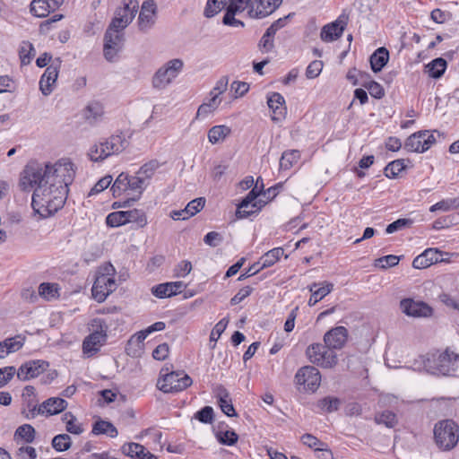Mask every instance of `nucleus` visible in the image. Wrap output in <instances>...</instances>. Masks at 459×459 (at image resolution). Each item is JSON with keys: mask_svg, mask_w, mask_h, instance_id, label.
I'll return each instance as SVG.
<instances>
[{"mask_svg": "<svg viewBox=\"0 0 459 459\" xmlns=\"http://www.w3.org/2000/svg\"><path fill=\"white\" fill-rule=\"evenodd\" d=\"M52 447L57 452L68 450L72 446L71 437L67 434H59L53 437Z\"/></svg>", "mask_w": 459, "mask_h": 459, "instance_id": "3c124183", "label": "nucleus"}, {"mask_svg": "<svg viewBox=\"0 0 459 459\" xmlns=\"http://www.w3.org/2000/svg\"><path fill=\"white\" fill-rule=\"evenodd\" d=\"M301 441L305 446L313 448L315 451L326 453L328 457H324V459H333V452L329 449L328 446L313 435L304 434L301 437Z\"/></svg>", "mask_w": 459, "mask_h": 459, "instance_id": "2f4dec72", "label": "nucleus"}, {"mask_svg": "<svg viewBox=\"0 0 459 459\" xmlns=\"http://www.w3.org/2000/svg\"><path fill=\"white\" fill-rule=\"evenodd\" d=\"M427 68L430 77L439 78L446 71V62L445 59L438 57L430 62Z\"/></svg>", "mask_w": 459, "mask_h": 459, "instance_id": "49530a36", "label": "nucleus"}, {"mask_svg": "<svg viewBox=\"0 0 459 459\" xmlns=\"http://www.w3.org/2000/svg\"><path fill=\"white\" fill-rule=\"evenodd\" d=\"M284 251L281 247H275L268 252H266L261 258L257 261L259 266L255 269V272H260L261 270L273 266L283 255Z\"/></svg>", "mask_w": 459, "mask_h": 459, "instance_id": "473e14b6", "label": "nucleus"}, {"mask_svg": "<svg viewBox=\"0 0 459 459\" xmlns=\"http://www.w3.org/2000/svg\"><path fill=\"white\" fill-rule=\"evenodd\" d=\"M437 131H419L410 135L405 143L404 149L408 152L422 153L428 151L436 142L434 134Z\"/></svg>", "mask_w": 459, "mask_h": 459, "instance_id": "ddd939ff", "label": "nucleus"}, {"mask_svg": "<svg viewBox=\"0 0 459 459\" xmlns=\"http://www.w3.org/2000/svg\"><path fill=\"white\" fill-rule=\"evenodd\" d=\"M129 145V141L122 132H116L108 137L100 138L88 150L87 156L93 162H101L108 158L118 155Z\"/></svg>", "mask_w": 459, "mask_h": 459, "instance_id": "f03ea898", "label": "nucleus"}, {"mask_svg": "<svg viewBox=\"0 0 459 459\" xmlns=\"http://www.w3.org/2000/svg\"><path fill=\"white\" fill-rule=\"evenodd\" d=\"M348 16L340 15L334 22L325 25L320 32V39L324 42H333L340 39L347 25Z\"/></svg>", "mask_w": 459, "mask_h": 459, "instance_id": "f3484780", "label": "nucleus"}, {"mask_svg": "<svg viewBox=\"0 0 459 459\" xmlns=\"http://www.w3.org/2000/svg\"><path fill=\"white\" fill-rule=\"evenodd\" d=\"M138 7L136 0H125L123 5L116 10L115 17L110 24L124 30L134 18Z\"/></svg>", "mask_w": 459, "mask_h": 459, "instance_id": "2eb2a0df", "label": "nucleus"}, {"mask_svg": "<svg viewBox=\"0 0 459 459\" xmlns=\"http://www.w3.org/2000/svg\"><path fill=\"white\" fill-rule=\"evenodd\" d=\"M3 342L8 354L19 351L23 346V341L20 336L8 338Z\"/></svg>", "mask_w": 459, "mask_h": 459, "instance_id": "13d9d810", "label": "nucleus"}, {"mask_svg": "<svg viewBox=\"0 0 459 459\" xmlns=\"http://www.w3.org/2000/svg\"><path fill=\"white\" fill-rule=\"evenodd\" d=\"M295 382L299 385H304V389L316 392L321 384V374L313 366L300 368L295 375Z\"/></svg>", "mask_w": 459, "mask_h": 459, "instance_id": "4468645a", "label": "nucleus"}, {"mask_svg": "<svg viewBox=\"0 0 459 459\" xmlns=\"http://www.w3.org/2000/svg\"><path fill=\"white\" fill-rule=\"evenodd\" d=\"M192 270V264L189 261H181L174 269V274L176 277L181 278L186 277L190 273Z\"/></svg>", "mask_w": 459, "mask_h": 459, "instance_id": "338daca9", "label": "nucleus"}, {"mask_svg": "<svg viewBox=\"0 0 459 459\" xmlns=\"http://www.w3.org/2000/svg\"><path fill=\"white\" fill-rule=\"evenodd\" d=\"M108 326L107 322L102 318H94L90 324L91 333H99L107 334Z\"/></svg>", "mask_w": 459, "mask_h": 459, "instance_id": "e2e57ef3", "label": "nucleus"}, {"mask_svg": "<svg viewBox=\"0 0 459 459\" xmlns=\"http://www.w3.org/2000/svg\"><path fill=\"white\" fill-rule=\"evenodd\" d=\"M249 1L250 0H232L227 7L226 13L223 17V23L232 27H243L244 23L241 21L237 20L235 15L246 10Z\"/></svg>", "mask_w": 459, "mask_h": 459, "instance_id": "5701e85b", "label": "nucleus"}, {"mask_svg": "<svg viewBox=\"0 0 459 459\" xmlns=\"http://www.w3.org/2000/svg\"><path fill=\"white\" fill-rule=\"evenodd\" d=\"M64 0H33L30 3V13L39 18L47 17L56 10Z\"/></svg>", "mask_w": 459, "mask_h": 459, "instance_id": "b1692460", "label": "nucleus"}, {"mask_svg": "<svg viewBox=\"0 0 459 459\" xmlns=\"http://www.w3.org/2000/svg\"><path fill=\"white\" fill-rule=\"evenodd\" d=\"M348 78L350 80H353L351 82L353 84H360V86H380L375 81L368 80V75L367 74L361 73L357 70L350 71L348 74Z\"/></svg>", "mask_w": 459, "mask_h": 459, "instance_id": "8fccbe9b", "label": "nucleus"}, {"mask_svg": "<svg viewBox=\"0 0 459 459\" xmlns=\"http://www.w3.org/2000/svg\"><path fill=\"white\" fill-rule=\"evenodd\" d=\"M156 12V4L153 0H146L143 3L138 17L141 30L149 29L153 23V16Z\"/></svg>", "mask_w": 459, "mask_h": 459, "instance_id": "cd10ccee", "label": "nucleus"}, {"mask_svg": "<svg viewBox=\"0 0 459 459\" xmlns=\"http://www.w3.org/2000/svg\"><path fill=\"white\" fill-rule=\"evenodd\" d=\"M340 400L334 397H326L319 401V408L326 412H333L338 410Z\"/></svg>", "mask_w": 459, "mask_h": 459, "instance_id": "5fc2aeb1", "label": "nucleus"}, {"mask_svg": "<svg viewBox=\"0 0 459 459\" xmlns=\"http://www.w3.org/2000/svg\"><path fill=\"white\" fill-rule=\"evenodd\" d=\"M106 223L109 227H119L126 224V211L113 212L106 218Z\"/></svg>", "mask_w": 459, "mask_h": 459, "instance_id": "603ef678", "label": "nucleus"}, {"mask_svg": "<svg viewBox=\"0 0 459 459\" xmlns=\"http://www.w3.org/2000/svg\"><path fill=\"white\" fill-rule=\"evenodd\" d=\"M308 289L311 292V296L308 300V306L313 307L332 291L333 284L328 282H315L311 284Z\"/></svg>", "mask_w": 459, "mask_h": 459, "instance_id": "7c9ffc66", "label": "nucleus"}, {"mask_svg": "<svg viewBox=\"0 0 459 459\" xmlns=\"http://www.w3.org/2000/svg\"><path fill=\"white\" fill-rule=\"evenodd\" d=\"M231 134V128L226 125L214 126L208 131V141L212 144H217L225 141Z\"/></svg>", "mask_w": 459, "mask_h": 459, "instance_id": "72a5a7b5", "label": "nucleus"}, {"mask_svg": "<svg viewBox=\"0 0 459 459\" xmlns=\"http://www.w3.org/2000/svg\"><path fill=\"white\" fill-rule=\"evenodd\" d=\"M412 221L410 219H398L397 221L390 223L386 229L385 232L387 234L394 233L398 230H401L403 229H405L406 227L411 225Z\"/></svg>", "mask_w": 459, "mask_h": 459, "instance_id": "4d7b16f0", "label": "nucleus"}, {"mask_svg": "<svg viewBox=\"0 0 459 459\" xmlns=\"http://www.w3.org/2000/svg\"><path fill=\"white\" fill-rule=\"evenodd\" d=\"M348 331L343 326H336L327 331L324 335V342L332 350L342 349L347 342Z\"/></svg>", "mask_w": 459, "mask_h": 459, "instance_id": "412c9836", "label": "nucleus"}, {"mask_svg": "<svg viewBox=\"0 0 459 459\" xmlns=\"http://www.w3.org/2000/svg\"><path fill=\"white\" fill-rule=\"evenodd\" d=\"M56 283L43 282L39 286V294L46 300H52L59 296Z\"/></svg>", "mask_w": 459, "mask_h": 459, "instance_id": "79ce46f5", "label": "nucleus"}, {"mask_svg": "<svg viewBox=\"0 0 459 459\" xmlns=\"http://www.w3.org/2000/svg\"><path fill=\"white\" fill-rule=\"evenodd\" d=\"M229 88H213L210 92V99L204 102L197 110L196 118L205 117L214 111L220 105L225 106L230 104L238 95H233L232 92L227 91Z\"/></svg>", "mask_w": 459, "mask_h": 459, "instance_id": "6e6552de", "label": "nucleus"}, {"mask_svg": "<svg viewBox=\"0 0 459 459\" xmlns=\"http://www.w3.org/2000/svg\"><path fill=\"white\" fill-rule=\"evenodd\" d=\"M186 287L183 281H171L153 286L152 293L157 298L163 299L177 295Z\"/></svg>", "mask_w": 459, "mask_h": 459, "instance_id": "a878e982", "label": "nucleus"}, {"mask_svg": "<svg viewBox=\"0 0 459 459\" xmlns=\"http://www.w3.org/2000/svg\"><path fill=\"white\" fill-rule=\"evenodd\" d=\"M459 354L446 349L442 352L432 354L425 361V369L434 375L448 376L458 368Z\"/></svg>", "mask_w": 459, "mask_h": 459, "instance_id": "39448f33", "label": "nucleus"}, {"mask_svg": "<svg viewBox=\"0 0 459 459\" xmlns=\"http://www.w3.org/2000/svg\"><path fill=\"white\" fill-rule=\"evenodd\" d=\"M94 435L106 434L110 437H116L118 435L116 427L109 421L100 420L96 421L92 428Z\"/></svg>", "mask_w": 459, "mask_h": 459, "instance_id": "e433bc0d", "label": "nucleus"}, {"mask_svg": "<svg viewBox=\"0 0 459 459\" xmlns=\"http://www.w3.org/2000/svg\"><path fill=\"white\" fill-rule=\"evenodd\" d=\"M191 385V377L183 372L166 373L157 383L158 388L163 393L180 392Z\"/></svg>", "mask_w": 459, "mask_h": 459, "instance_id": "9d476101", "label": "nucleus"}, {"mask_svg": "<svg viewBox=\"0 0 459 459\" xmlns=\"http://www.w3.org/2000/svg\"><path fill=\"white\" fill-rule=\"evenodd\" d=\"M74 174V164L67 159L55 163L31 161L21 173L20 186L34 190L31 206L41 218H48L63 207Z\"/></svg>", "mask_w": 459, "mask_h": 459, "instance_id": "f257e3e1", "label": "nucleus"}, {"mask_svg": "<svg viewBox=\"0 0 459 459\" xmlns=\"http://www.w3.org/2000/svg\"><path fill=\"white\" fill-rule=\"evenodd\" d=\"M388 59V50L384 47L377 48L369 58L372 70L379 72L386 65Z\"/></svg>", "mask_w": 459, "mask_h": 459, "instance_id": "f704fd0d", "label": "nucleus"}, {"mask_svg": "<svg viewBox=\"0 0 459 459\" xmlns=\"http://www.w3.org/2000/svg\"><path fill=\"white\" fill-rule=\"evenodd\" d=\"M35 429L30 424H23L20 426L14 433L15 440H22L25 443H31L35 438Z\"/></svg>", "mask_w": 459, "mask_h": 459, "instance_id": "ea45409f", "label": "nucleus"}, {"mask_svg": "<svg viewBox=\"0 0 459 459\" xmlns=\"http://www.w3.org/2000/svg\"><path fill=\"white\" fill-rule=\"evenodd\" d=\"M267 104L272 110V120L281 121L286 115V106L284 98L277 92H273L267 97Z\"/></svg>", "mask_w": 459, "mask_h": 459, "instance_id": "bb28decb", "label": "nucleus"}, {"mask_svg": "<svg viewBox=\"0 0 459 459\" xmlns=\"http://www.w3.org/2000/svg\"><path fill=\"white\" fill-rule=\"evenodd\" d=\"M57 78V70L56 67L48 66L39 81V86H51Z\"/></svg>", "mask_w": 459, "mask_h": 459, "instance_id": "6e6d98bb", "label": "nucleus"}, {"mask_svg": "<svg viewBox=\"0 0 459 459\" xmlns=\"http://www.w3.org/2000/svg\"><path fill=\"white\" fill-rule=\"evenodd\" d=\"M65 423V429L67 432L74 435H80L83 432V428L77 422V419L71 412H65L62 418Z\"/></svg>", "mask_w": 459, "mask_h": 459, "instance_id": "c03bdc74", "label": "nucleus"}, {"mask_svg": "<svg viewBox=\"0 0 459 459\" xmlns=\"http://www.w3.org/2000/svg\"><path fill=\"white\" fill-rule=\"evenodd\" d=\"M123 45V30L109 24L104 35L103 54L105 58L109 62H113L121 51Z\"/></svg>", "mask_w": 459, "mask_h": 459, "instance_id": "1a4fd4ad", "label": "nucleus"}, {"mask_svg": "<svg viewBox=\"0 0 459 459\" xmlns=\"http://www.w3.org/2000/svg\"><path fill=\"white\" fill-rule=\"evenodd\" d=\"M112 180L113 178L111 176H105L104 178H100L91 189L89 195H93L102 192L110 186Z\"/></svg>", "mask_w": 459, "mask_h": 459, "instance_id": "680f3d73", "label": "nucleus"}, {"mask_svg": "<svg viewBox=\"0 0 459 459\" xmlns=\"http://www.w3.org/2000/svg\"><path fill=\"white\" fill-rule=\"evenodd\" d=\"M402 311L410 316L427 317L431 316L432 309L424 302L414 301L411 299H403L400 303Z\"/></svg>", "mask_w": 459, "mask_h": 459, "instance_id": "aec40b11", "label": "nucleus"}, {"mask_svg": "<svg viewBox=\"0 0 459 459\" xmlns=\"http://www.w3.org/2000/svg\"><path fill=\"white\" fill-rule=\"evenodd\" d=\"M441 261L442 254L437 248H428L413 259L412 266L415 269H424Z\"/></svg>", "mask_w": 459, "mask_h": 459, "instance_id": "393cba45", "label": "nucleus"}, {"mask_svg": "<svg viewBox=\"0 0 459 459\" xmlns=\"http://www.w3.org/2000/svg\"><path fill=\"white\" fill-rule=\"evenodd\" d=\"M375 421L377 424H383L390 429L395 427L398 423L396 415L391 411H385L376 414Z\"/></svg>", "mask_w": 459, "mask_h": 459, "instance_id": "09e8293b", "label": "nucleus"}, {"mask_svg": "<svg viewBox=\"0 0 459 459\" xmlns=\"http://www.w3.org/2000/svg\"><path fill=\"white\" fill-rule=\"evenodd\" d=\"M67 402L59 397H51L44 401L38 408H34L37 413L46 417L62 412L67 407Z\"/></svg>", "mask_w": 459, "mask_h": 459, "instance_id": "4be33fe9", "label": "nucleus"}, {"mask_svg": "<svg viewBox=\"0 0 459 459\" xmlns=\"http://www.w3.org/2000/svg\"><path fill=\"white\" fill-rule=\"evenodd\" d=\"M300 159V152L298 150H289L282 153L280 160V169L288 170L293 167Z\"/></svg>", "mask_w": 459, "mask_h": 459, "instance_id": "4c0bfd02", "label": "nucleus"}, {"mask_svg": "<svg viewBox=\"0 0 459 459\" xmlns=\"http://www.w3.org/2000/svg\"><path fill=\"white\" fill-rule=\"evenodd\" d=\"M459 208V199L458 198H448L443 199L440 202L433 204L429 208V212H435L437 211L441 212H449L452 210H455Z\"/></svg>", "mask_w": 459, "mask_h": 459, "instance_id": "37998d69", "label": "nucleus"}, {"mask_svg": "<svg viewBox=\"0 0 459 459\" xmlns=\"http://www.w3.org/2000/svg\"><path fill=\"white\" fill-rule=\"evenodd\" d=\"M433 433L435 444L442 451L452 450L459 441V428L452 420L437 422Z\"/></svg>", "mask_w": 459, "mask_h": 459, "instance_id": "423d86ee", "label": "nucleus"}, {"mask_svg": "<svg viewBox=\"0 0 459 459\" xmlns=\"http://www.w3.org/2000/svg\"><path fill=\"white\" fill-rule=\"evenodd\" d=\"M35 55L36 52L32 43L27 40L21 43L19 48V57L22 65H26L30 64Z\"/></svg>", "mask_w": 459, "mask_h": 459, "instance_id": "58836bf2", "label": "nucleus"}, {"mask_svg": "<svg viewBox=\"0 0 459 459\" xmlns=\"http://www.w3.org/2000/svg\"><path fill=\"white\" fill-rule=\"evenodd\" d=\"M281 3L282 0H250L247 7V13L251 18H264L273 13Z\"/></svg>", "mask_w": 459, "mask_h": 459, "instance_id": "dca6fc26", "label": "nucleus"}, {"mask_svg": "<svg viewBox=\"0 0 459 459\" xmlns=\"http://www.w3.org/2000/svg\"><path fill=\"white\" fill-rule=\"evenodd\" d=\"M307 359L323 368H332L337 365L338 358L335 351L321 343H313L306 350Z\"/></svg>", "mask_w": 459, "mask_h": 459, "instance_id": "0eeeda50", "label": "nucleus"}, {"mask_svg": "<svg viewBox=\"0 0 459 459\" xmlns=\"http://www.w3.org/2000/svg\"><path fill=\"white\" fill-rule=\"evenodd\" d=\"M165 326H166V325L164 322H161V321L156 322L153 325L145 328L144 330H142V331L136 333L134 336H132L130 341L131 342L135 341L138 343H141L147 338V336L149 334H151L153 332L162 331L165 329Z\"/></svg>", "mask_w": 459, "mask_h": 459, "instance_id": "a19ab883", "label": "nucleus"}, {"mask_svg": "<svg viewBox=\"0 0 459 459\" xmlns=\"http://www.w3.org/2000/svg\"><path fill=\"white\" fill-rule=\"evenodd\" d=\"M195 418L203 423H212L213 409L211 406H205L195 414Z\"/></svg>", "mask_w": 459, "mask_h": 459, "instance_id": "052dcab7", "label": "nucleus"}, {"mask_svg": "<svg viewBox=\"0 0 459 459\" xmlns=\"http://www.w3.org/2000/svg\"><path fill=\"white\" fill-rule=\"evenodd\" d=\"M405 169V164L403 160H396L391 161L385 168V174L389 178H394L398 176L403 169Z\"/></svg>", "mask_w": 459, "mask_h": 459, "instance_id": "864d4df0", "label": "nucleus"}, {"mask_svg": "<svg viewBox=\"0 0 459 459\" xmlns=\"http://www.w3.org/2000/svg\"><path fill=\"white\" fill-rule=\"evenodd\" d=\"M232 0H208L204 9V15L208 18L213 17L221 12Z\"/></svg>", "mask_w": 459, "mask_h": 459, "instance_id": "de8ad7c7", "label": "nucleus"}, {"mask_svg": "<svg viewBox=\"0 0 459 459\" xmlns=\"http://www.w3.org/2000/svg\"><path fill=\"white\" fill-rule=\"evenodd\" d=\"M184 65V61L181 58L169 60L155 73L154 83L163 85L172 83L183 71Z\"/></svg>", "mask_w": 459, "mask_h": 459, "instance_id": "f8f14e48", "label": "nucleus"}, {"mask_svg": "<svg viewBox=\"0 0 459 459\" xmlns=\"http://www.w3.org/2000/svg\"><path fill=\"white\" fill-rule=\"evenodd\" d=\"M145 188L146 186L143 184V180H141L136 175L129 176L125 172L120 173L111 186L110 190L112 191L114 197H119L126 195L127 199L123 203H114L113 207H126L130 201H137Z\"/></svg>", "mask_w": 459, "mask_h": 459, "instance_id": "7ed1b4c3", "label": "nucleus"}, {"mask_svg": "<svg viewBox=\"0 0 459 459\" xmlns=\"http://www.w3.org/2000/svg\"><path fill=\"white\" fill-rule=\"evenodd\" d=\"M48 367L45 360H30L22 364L17 370V377L20 380L27 381L35 378L42 374Z\"/></svg>", "mask_w": 459, "mask_h": 459, "instance_id": "a211bd4d", "label": "nucleus"}, {"mask_svg": "<svg viewBox=\"0 0 459 459\" xmlns=\"http://www.w3.org/2000/svg\"><path fill=\"white\" fill-rule=\"evenodd\" d=\"M107 336L105 333H91L83 341V352L86 354L97 352L106 342Z\"/></svg>", "mask_w": 459, "mask_h": 459, "instance_id": "c756f323", "label": "nucleus"}, {"mask_svg": "<svg viewBox=\"0 0 459 459\" xmlns=\"http://www.w3.org/2000/svg\"><path fill=\"white\" fill-rule=\"evenodd\" d=\"M82 116L85 124L96 126L104 120V107L100 101H90L82 109Z\"/></svg>", "mask_w": 459, "mask_h": 459, "instance_id": "6ab92c4d", "label": "nucleus"}, {"mask_svg": "<svg viewBox=\"0 0 459 459\" xmlns=\"http://www.w3.org/2000/svg\"><path fill=\"white\" fill-rule=\"evenodd\" d=\"M229 323V320L226 318H223L220 320L213 329L212 330L211 335H210V341L211 342H217V340L220 338L221 333L225 331L227 325Z\"/></svg>", "mask_w": 459, "mask_h": 459, "instance_id": "0e129e2a", "label": "nucleus"}, {"mask_svg": "<svg viewBox=\"0 0 459 459\" xmlns=\"http://www.w3.org/2000/svg\"><path fill=\"white\" fill-rule=\"evenodd\" d=\"M122 451L126 455L134 458L135 455L143 452V446L138 443L125 444L122 446Z\"/></svg>", "mask_w": 459, "mask_h": 459, "instance_id": "774afa93", "label": "nucleus"}, {"mask_svg": "<svg viewBox=\"0 0 459 459\" xmlns=\"http://www.w3.org/2000/svg\"><path fill=\"white\" fill-rule=\"evenodd\" d=\"M158 168V161L151 160L150 162L143 164L135 173V175L139 177L141 180H143V184L147 186L149 185L150 179L152 178Z\"/></svg>", "mask_w": 459, "mask_h": 459, "instance_id": "c9c22d12", "label": "nucleus"}, {"mask_svg": "<svg viewBox=\"0 0 459 459\" xmlns=\"http://www.w3.org/2000/svg\"><path fill=\"white\" fill-rule=\"evenodd\" d=\"M214 394L218 399V403L222 412L229 417L236 416L237 413L228 390L223 385H217L214 389Z\"/></svg>", "mask_w": 459, "mask_h": 459, "instance_id": "c85d7f7f", "label": "nucleus"}, {"mask_svg": "<svg viewBox=\"0 0 459 459\" xmlns=\"http://www.w3.org/2000/svg\"><path fill=\"white\" fill-rule=\"evenodd\" d=\"M116 269L110 263H105L98 268L92 286V297L98 302L104 301L117 289Z\"/></svg>", "mask_w": 459, "mask_h": 459, "instance_id": "20e7f679", "label": "nucleus"}, {"mask_svg": "<svg viewBox=\"0 0 459 459\" xmlns=\"http://www.w3.org/2000/svg\"><path fill=\"white\" fill-rule=\"evenodd\" d=\"M260 178H257L255 186L247 194V195L238 204L236 215L238 218L243 219L249 215L258 212L264 203L261 200H257L258 195L261 193L264 185H261V188H258V182Z\"/></svg>", "mask_w": 459, "mask_h": 459, "instance_id": "9b49d317", "label": "nucleus"}, {"mask_svg": "<svg viewBox=\"0 0 459 459\" xmlns=\"http://www.w3.org/2000/svg\"><path fill=\"white\" fill-rule=\"evenodd\" d=\"M204 204L205 199L204 197H198L189 202L186 207L190 215L194 216L204 207Z\"/></svg>", "mask_w": 459, "mask_h": 459, "instance_id": "69168bd1", "label": "nucleus"}, {"mask_svg": "<svg viewBox=\"0 0 459 459\" xmlns=\"http://www.w3.org/2000/svg\"><path fill=\"white\" fill-rule=\"evenodd\" d=\"M323 62L320 60L312 61L306 69V76L308 79L317 77L323 69Z\"/></svg>", "mask_w": 459, "mask_h": 459, "instance_id": "bf43d9fd", "label": "nucleus"}, {"mask_svg": "<svg viewBox=\"0 0 459 459\" xmlns=\"http://www.w3.org/2000/svg\"><path fill=\"white\" fill-rule=\"evenodd\" d=\"M126 223H135L138 227L143 228L147 224V217L143 211L134 209L126 211Z\"/></svg>", "mask_w": 459, "mask_h": 459, "instance_id": "a18cd8bd", "label": "nucleus"}]
</instances>
